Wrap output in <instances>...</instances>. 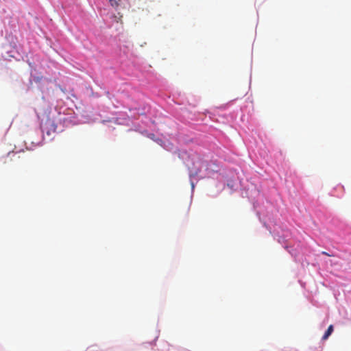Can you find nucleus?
<instances>
[{"label":"nucleus","instance_id":"obj_5","mask_svg":"<svg viewBox=\"0 0 351 351\" xmlns=\"http://www.w3.org/2000/svg\"><path fill=\"white\" fill-rule=\"evenodd\" d=\"M47 133L49 134V130H47Z\"/></svg>","mask_w":351,"mask_h":351},{"label":"nucleus","instance_id":"obj_4","mask_svg":"<svg viewBox=\"0 0 351 351\" xmlns=\"http://www.w3.org/2000/svg\"><path fill=\"white\" fill-rule=\"evenodd\" d=\"M322 254H324V255L328 256H332V255H331V254H328V252H324H324H322Z\"/></svg>","mask_w":351,"mask_h":351},{"label":"nucleus","instance_id":"obj_1","mask_svg":"<svg viewBox=\"0 0 351 351\" xmlns=\"http://www.w3.org/2000/svg\"><path fill=\"white\" fill-rule=\"evenodd\" d=\"M47 126H49V130L52 132H56V128H57V125L54 123V122L53 121H51V119H48L47 121V122L45 123V124L43 126V130H47Z\"/></svg>","mask_w":351,"mask_h":351},{"label":"nucleus","instance_id":"obj_2","mask_svg":"<svg viewBox=\"0 0 351 351\" xmlns=\"http://www.w3.org/2000/svg\"><path fill=\"white\" fill-rule=\"evenodd\" d=\"M333 331V326L332 325H330L327 329V330L325 332L322 339L324 340H326L328 338V337L331 335V333Z\"/></svg>","mask_w":351,"mask_h":351},{"label":"nucleus","instance_id":"obj_3","mask_svg":"<svg viewBox=\"0 0 351 351\" xmlns=\"http://www.w3.org/2000/svg\"><path fill=\"white\" fill-rule=\"evenodd\" d=\"M119 1H120V0H109L111 6L115 8H117L119 6Z\"/></svg>","mask_w":351,"mask_h":351}]
</instances>
